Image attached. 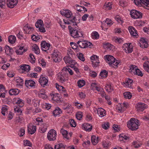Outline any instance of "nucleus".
I'll return each mask as SVG.
<instances>
[{
	"instance_id": "3",
	"label": "nucleus",
	"mask_w": 149,
	"mask_h": 149,
	"mask_svg": "<svg viewBox=\"0 0 149 149\" xmlns=\"http://www.w3.org/2000/svg\"><path fill=\"white\" fill-rule=\"evenodd\" d=\"M104 58L106 62L109 64L110 66H111L113 68H116L118 67V65L120 63L118 61L116 60L115 62V58L112 56L107 55L104 56Z\"/></svg>"
},
{
	"instance_id": "8",
	"label": "nucleus",
	"mask_w": 149,
	"mask_h": 149,
	"mask_svg": "<svg viewBox=\"0 0 149 149\" xmlns=\"http://www.w3.org/2000/svg\"><path fill=\"white\" fill-rule=\"evenodd\" d=\"M56 131L53 129L50 130L47 135L48 139L49 141H54L56 140Z\"/></svg>"
},
{
	"instance_id": "2",
	"label": "nucleus",
	"mask_w": 149,
	"mask_h": 149,
	"mask_svg": "<svg viewBox=\"0 0 149 149\" xmlns=\"http://www.w3.org/2000/svg\"><path fill=\"white\" fill-rule=\"evenodd\" d=\"M72 26L70 25L68 26L71 36L74 38H78L82 37L83 35V32L81 29H78L77 28V26L74 28L72 27Z\"/></svg>"
},
{
	"instance_id": "25",
	"label": "nucleus",
	"mask_w": 149,
	"mask_h": 149,
	"mask_svg": "<svg viewBox=\"0 0 149 149\" xmlns=\"http://www.w3.org/2000/svg\"><path fill=\"white\" fill-rule=\"evenodd\" d=\"M36 131V126L33 125L31 127H28V132L31 134H33Z\"/></svg>"
},
{
	"instance_id": "22",
	"label": "nucleus",
	"mask_w": 149,
	"mask_h": 149,
	"mask_svg": "<svg viewBox=\"0 0 149 149\" xmlns=\"http://www.w3.org/2000/svg\"><path fill=\"white\" fill-rule=\"evenodd\" d=\"M20 91V90L17 89H12L9 91V93L10 95H18Z\"/></svg>"
},
{
	"instance_id": "10",
	"label": "nucleus",
	"mask_w": 149,
	"mask_h": 149,
	"mask_svg": "<svg viewBox=\"0 0 149 149\" xmlns=\"http://www.w3.org/2000/svg\"><path fill=\"white\" fill-rule=\"evenodd\" d=\"M122 49L127 53H130L132 52L133 51V47L131 44L128 43L124 44L122 47Z\"/></svg>"
},
{
	"instance_id": "20",
	"label": "nucleus",
	"mask_w": 149,
	"mask_h": 149,
	"mask_svg": "<svg viewBox=\"0 0 149 149\" xmlns=\"http://www.w3.org/2000/svg\"><path fill=\"white\" fill-rule=\"evenodd\" d=\"M79 47L81 48H86L88 45L86 43V41L83 40L82 41H79L77 42Z\"/></svg>"
},
{
	"instance_id": "60",
	"label": "nucleus",
	"mask_w": 149,
	"mask_h": 149,
	"mask_svg": "<svg viewBox=\"0 0 149 149\" xmlns=\"http://www.w3.org/2000/svg\"><path fill=\"white\" fill-rule=\"evenodd\" d=\"M91 62L92 61H98V57L97 56L94 55L91 57Z\"/></svg>"
},
{
	"instance_id": "16",
	"label": "nucleus",
	"mask_w": 149,
	"mask_h": 149,
	"mask_svg": "<svg viewBox=\"0 0 149 149\" xmlns=\"http://www.w3.org/2000/svg\"><path fill=\"white\" fill-rule=\"evenodd\" d=\"M25 85L26 86L29 88L30 87H33L35 85V82L34 81L31 80H27L25 81Z\"/></svg>"
},
{
	"instance_id": "24",
	"label": "nucleus",
	"mask_w": 149,
	"mask_h": 149,
	"mask_svg": "<svg viewBox=\"0 0 149 149\" xmlns=\"http://www.w3.org/2000/svg\"><path fill=\"white\" fill-rule=\"evenodd\" d=\"M30 66L28 65H22L20 68L24 71L28 72L30 70Z\"/></svg>"
},
{
	"instance_id": "7",
	"label": "nucleus",
	"mask_w": 149,
	"mask_h": 149,
	"mask_svg": "<svg viewBox=\"0 0 149 149\" xmlns=\"http://www.w3.org/2000/svg\"><path fill=\"white\" fill-rule=\"evenodd\" d=\"M61 54L56 50H54L52 54V58L53 61L56 62L60 61L62 57Z\"/></svg>"
},
{
	"instance_id": "43",
	"label": "nucleus",
	"mask_w": 149,
	"mask_h": 149,
	"mask_svg": "<svg viewBox=\"0 0 149 149\" xmlns=\"http://www.w3.org/2000/svg\"><path fill=\"white\" fill-rule=\"evenodd\" d=\"M42 92H40L38 94L39 96L43 99H46L47 97V96L45 94V93L43 91H42Z\"/></svg>"
},
{
	"instance_id": "26",
	"label": "nucleus",
	"mask_w": 149,
	"mask_h": 149,
	"mask_svg": "<svg viewBox=\"0 0 149 149\" xmlns=\"http://www.w3.org/2000/svg\"><path fill=\"white\" fill-rule=\"evenodd\" d=\"M105 110L102 108H99L97 110L98 114L99 115V116H101V117L104 116V115H105Z\"/></svg>"
},
{
	"instance_id": "48",
	"label": "nucleus",
	"mask_w": 149,
	"mask_h": 149,
	"mask_svg": "<svg viewBox=\"0 0 149 149\" xmlns=\"http://www.w3.org/2000/svg\"><path fill=\"white\" fill-rule=\"evenodd\" d=\"M58 78L59 80L62 83H64L65 81V78L63 74L59 75L58 77Z\"/></svg>"
},
{
	"instance_id": "27",
	"label": "nucleus",
	"mask_w": 149,
	"mask_h": 149,
	"mask_svg": "<svg viewBox=\"0 0 149 149\" xmlns=\"http://www.w3.org/2000/svg\"><path fill=\"white\" fill-rule=\"evenodd\" d=\"M113 45L109 43H107L105 44H103V47L105 49H106L107 50H111L113 48Z\"/></svg>"
},
{
	"instance_id": "56",
	"label": "nucleus",
	"mask_w": 149,
	"mask_h": 149,
	"mask_svg": "<svg viewBox=\"0 0 149 149\" xmlns=\"http://www.w3.org/2000/svg\"><path fill=\"white\" fill-rule=\"evenodd\" d=\"M24 145L25 146H28L30 147L32 146V144L31 142L28 140H26L24 141Z\"/></svg>"
},
{
	"instance_id": "35",
	"label": "nucleus",
	"mask_w": 149,
	"mask_h": 149,
	"mask_svg": "<svg viewBox=\"0 0 149 149\" xmlns=\"http://www.w3.org/2000/svg\"><path fill=\"white\" fill-rule=\"evenodd\" d=\"M77 83L79 88H81L85 85V82L84 80H79L77 81Z\"/></svg>"
},
{
	"instance_id": "32",
	"label": "nucleus",
	"mask_w": 149,
	"mask_h": 149,
	"mask_svg": "<svg viewBox=\"0 0 149 149\" xmlns=\"http://www.w3.org/2000/svg\"><path fill=\"white\" fill-rule=\"evenodd\" d=\"M16 37L15 36L10 35L8 37V41L11 44L14 43L16 41Z\"/></svg>"
},
{
	"instance_id": "52",
	"label": "nucleus",
	"mask_w": 149,
	"mask_h": 149,
	"mask_svg": "<svg viewBox=\"0 0 149 149\" xmlns=\"http://www.w3.org/2000/svg\"><path fill=\"white\" fill-rule=\"evenodd\" d=\"M100 63V62L98 61H92V66L93 67H96Z\"/></svg>"
},
{
	"instance_id": "63",
	"label": "nucleus",
	"mask_w": 149,
	"mask_h": 149,
	"mask_svg": "<svg viewBox=\"0 0 149 149\" xmlns=\"http://www.w3.org/2000/svg\"><path fill=\"white\" fill-rule=\"evenodd\" d=\"M31 38L33 40L37 41L38 40L40 39V38L39 36H36L35 35H33L31 36Z\"/></svg>"
},
{
	"instance_id": "15",
	"label": "nucleus",
	"mask_w": 149,
	"mask_h": 149,
	"mask_svg": "<svg viewBox=\"0 0 149 149\" xmlns=\"http://www.w3.org/2000/svg\"><path fill=\"white\" fill-rule=\"evenodd\" d=\"M139 45L141 48H145L148 46V44L145 39L142 38L140 40Z\"/></svg>"
},
{
	"instance_id": "23",
	"label": "nucleus",
	"mask_w": 149,
	"mask_h": 149,
	"mask_svg": "<svg viewBox=\"0 0 149 149\" xmlns=\"http://www.w3.org/2000/svg\"><path fill=\"white\" fill-rule=\"evenodd\" d=\"M83 127L84 129L85 130L90 132L92 130V125H91L89 124L86 123L83 125Z\"/></svg>"
},
{
	"instance_id": "12",
	"label": "nucleus",
	"mask_w": 149,
	"mask_h": 149,
	"mask_svg": "<svg viewBox=\"0 0 149 149\" xmlns=\"http://www.w3.org/2000/svg\"><path fill=\"white\" fill-rule=\"evenodd\" d=\"M17 0H7L6 4L8 7L13 8L17 5Z\"/></svg>"
},
{
	"instance_id": "41",
	"label": "nucleus",
	"mask_w": 149,
	"mask_h": 149,
	"mask_svg": "<svg viewBox=\"0 0 149 149\" xmlns=\"http://www.w3.org/2000/svg\"><path fill=\"white\" fill-rule=\"evenodd\" d=\"M43 22L41 20H38L36 23L35 26L37 28H38L40 27H42L43 26Z\"/></svg>"
},
{
	"instance_id": "42",
	"label": "nucleus",
	"mask_w": 149,
	"mask_h": 149,
	"mask_svg": "<svg viewBox=\"0 0 149 149\" xmlns=\"http://www.w3.org/2000/svg\"><path fill=\"white\" fill-rule=\"evenodd\" d=\"M148 62L146 61L143 64V68L146 71L149 73V65L148 64Z\"/></svg>"
},
{
	"instance_id": "5",
	"label": "nucleus",
	"mask_w": 149,
	"mask_h": 149,
	"mask_svg": "<svg viewBox=\"0 0 149 149\" xmlns=\"http://www.w3.org/2000/svg\"><path fill=\"white\" fill-rule=\"evenodd\" d=\"M134 3L138 6H143L149 10V0H134Z\"/></svg>"
},
{
	"instance_id": "14",
	"label": "nucleus",
	"mask_w": 149,
	"mask_h": 149,
	"mask_svg": "<svg viewBox=\"0 0 149 149\" xmlns=\"http://www.w3.org/2000/svg\"><path fill=\"white\" fill-rule=\"evenodd\" d=\"M41 46L42 50L46 52L49 49L50 45L49 43L46 42L45 41H44L41 42Z\"/></svg>"
},
{
	"instance_id": "11",
	"label": "nucleus",
	"mask_w": 149,
	"mask_h": 149,
	"mask_svg": "<svg viewBox=\"0 0 149 149\" xmlns=\"http://www.w3.org/2000/svg\"><path fill=\"white\" fill-rule=\"evenodd\" d=\"M39 81L41 86H43L44 87L45 86H47L48 82V80L44 75H42L40 77Z\"/></svg>"
},
{
	"instance_id": "30",
	"label": "nucleus",
	"mask_w": 149,
	"mask_h": 149,
	"mask_svg": "<svg viewBox=\"0 0 149 149\" xmlns=\"http://www.w3.org/2000/svg\"><path fill=\"white\" fill-rule=\"evenodd\" d=\"M70 45L73 49H75L77 52L79 51V50L78 48V45L75 43L71 42L70 43Z\"/></svg>"
},
{
	"instance_id": "51",
	"label": "nucleus",
	"mask_w": 149,
	"mask_h": 149,
	"mask_svg": "<svg viewBox=\"0 0 149 149\" xmlns=\"http://www.w3.org/2000/svg\"><path fill=\"white\" fill-rule=\"evenodd\" d=\"M25 132V130L24 128H21L18 133V135L20 136H23Z\"/></svg>"
},
{
	"instance_id": "54",
	"label": "nucleus",
	"mask_w": 149,
	"mask_h": 149,
	"mask_svg": "<svg viewBox=\"0 0 149 149\" xmlns=\"http://www.w3.org/2000/svg\"><path fill=\"white\" fill-rule=\"evenodd\" d=\"M136 72L134 74H136L139 76L142 77L143 76V74L142 72L140 71L139 69H137L136 70Z\"/></svg>"
},
{
	"instance_id": "36",
	"label": "nucleus",
	"mask_w": 149,
	"mask_h": 149,
	"mask_svg": "<svg viewBox=\"0 0 149 149\" xmlns=\"http://www.w3.org/2000/svg\"><path fill=\"white\" fill-rule=\"evenodd\" d=\"M91 140L92 143L94 145H96L98 142V138H96L95 136H91Z\"/></svg>"
},
{
	"instance_id": "34",
	"label": "nucleus",
	"mask_w": 149,
	"mask_h": 149,
	"mask_svg": "<svg viewBox=\"0 0 149 149\" xmlns=\"http://www.w3.org/2000/svg\"><path fill=\"white\" fill-rule=\"evenodd\" d=\"M54 148L55 149H65V146L62 143H60L55 145Z\"/></svg>"
},
{
	"instance_id": "47",
	"label": "nucleus",
	"mask_w": 149,
	"mask_h": 149,
	"mask_svg": "<svg viewBox=\"0 0 149 149\" xmlns=\"http://www.w3.org/2000/svg\"><path fill=\"white\" fill-rule=\"evenodd\" d=\"M119 137L121 140L123 139L127 140L129 139V138L124 134H120L119 135Z\"/></svg>"
},
{
	"instance_id": "57",
	"label": "nucleus",
	"mask_w": 149,
	"mask_h": 149,
	"mask_svg": "<svg viewBox=\"0 0 149 149\" xmlns=\"http://www.w3.org/2000/svg\"><path fill=\"white\" fill-rule=\"evenodd\" d=\"M113 127L116 132H118L120 130V128L117 125H114Z\"/></svg>"
},
{
	"instance_id": "44",
	"label": "nucleus",
	"mask_w": 149,
	"mask_h": 149,
	"mask_svg": "<svg viewBox=\"0 0 149 149\" xmlns=\"http://www.w3.org/2000/svg\"><path fill=\"white\" fill-rule=\"evenodd\" d=\"M15 103L18 105V106L20 107H22L24 105V103L21 99H18L17 100V101H16Z\"/></svg>"
},
{
	"instance_id": "6",
	"label": "nucleus",
	"mask_w": 149,
	"mask_h": 149,
	"mask_svg": "<svg viewBox=\"0 0 149 149\" xmlns=\"http://www.w3.org/2000/svg\"><path fill=\"white\" fill-rule=\"evenodd\" d=\"M130 15L132 18L136 19L141 18L143 15L141 13L135 10H132L130 11Z\"/></svg>"
},
{
	"instance_id": "37",
	"label": "nucleus",
	"mask_w": 149,
	"mask_h": 149,
	"mask_svg": "<svg viewBox=\"0 0 149 149\" xmlns=\"http://www.w3.org/2000/svg\"><path fill=\"white\" fill-rule=\"evenodd\" d=\"M105 89L107 91L110 92L113 90L112 87L111 86L110 84H107L106 86Z\"/></svg>"
},
{
	"instance_id": "46",
	"label": "nucleus",
	"mask_w": 149,
	"mask_h": 149,
	"mask_svg": "<svg viewBox=\"0 0 149 149\" xmlns=\"http://www.w3.org/2000/svg\"><path fill=\"white\" fill-rule=\"evenodd\" d=\"M77 57L81 61H85V58L82 53L80 52L79 53L77 54Z\"/></svg>"
},
{
	"instance_id": "9",
	"label": "nucleus",
	"mask_w": 149,
	"mask_h": 149,
	"mask_svg": "<svg viewBox=\"0 0 149 149\" xmlns=\"http://www.w3.org/2000/svg\"><path fill=\"white\" fill-rule=\"evenodd\" d=\"M63 59L66 64L68 63L70 66L71 68L74 67L76 62L74 60H72V58L70 57V56H65L64 57Z\"/></svg>"
},
{
	"instance_id": "45",
	"label": "nucleus",
	"mask_w": 149,
	"mask_h": 149,
	"mask_svg": "<svg viewBox=\"0 0 149 149\" xmlns=\"http://www.w3.org/2000/svg\"><path fill=\"white\" fill-rule=\"evenodd\" d=\"M29 61L32 63H34L35 62V58L33 54H29Z\"/></svg>"
},
{
	"instance_id": "4",
	"label": "nucleus",
	"mask_w": 149,
	"mask_h": 149,
	"mask_svg": "<svg viewBox=\"0 0 149 149\" xmlns=\"http://www.w3.org/2000/svg\"><path fill=\"white\" fill-rule=\"evenodd\" d=\"M139 120L134 118H132L127 122V126L128 128L132 131H134L138 129L140 125Z\"/></svg>"
},
{
	"instance_id": "49",
	"label": "nucleus",
	"mask_w": 149,
	"mask_h": 149,
	"mask_svg": "<svg viewBox=\"0 0 149 149\" xmlns=\"http://www.w3.org/2000/svg\"><path fill=\"white\" fill-rule=\"evenodd\" d=\"M82 116V112H78L76 114V117L79 120H81Z\"/></svg>"
},
{
	"instance_id": "58",
	"label": "nucleus",
	"mask_w": 149,
	"mask_h": 149,
	"mask_svg": "<svg viewBox=\"0 0 149 149\" xmlns=\"http://www.w3.org/2000/svg\"><path fill=\"white\" fill-rule=\"evenodd\" d=\"M115 19L119 23H123V21L121 19V17L119 15H117L115 17Z\"/></svg>"
},
{
	"instance_id": "62",
	"label": "nucleus",
	"mask_w": 149,
	"mask_h": 149,
	"mask_svg": "<svg viewBox=\"0 0 149 149\" xmlns=\"http://www.w3.org/2000/svg\"><path fill=\"white\" fill-rule=\"evenodd\" d=\"M40 101L39 100H34L33 102V105L34 107H37L39 105Z\"/></svg>"
},
{
	"instance_id": "55",
	"label": "nucleus",
	"mask_w": 149,
	"mask_h": 149,
	"mask_svg": "<svg viewBox=\"0 0 149 149\" xmlns=\"http://www.w3.org/2000/svg\"><path fill=\"white\" fill-rule=\"evenodd\" d=\"M109 123H107L102 125V127L105 130H107L109 127Z\"/></svg>"
},
{
	"instance_id": "29",
	"label": "nucleus",
	"mask_w": 149,
	"mask_h": 149,
	"mask_svg": "<svg viewBox=\"0 0 149 149\" xmlns=\"http://www.w3.org/2000/svg\"><path fill=\"white\" fill-rule=\"evenodd\" d=\"M33 50L34 51L36 54H38L40 52V49L38 46L36 44H34L32 46Z\"/></svg>"
},
{
	"instance_id": "31",
	"label": "nucleus",
	"mask_w": 149,
	"mask_h": 149,
	"mask_svg": "<svg viewBox=\"0 0 149 149\" xmlns=\"http://www.w3.org/2000/svg\"><path fill=\"white\" fill-rule=\"evenodd\" d=\"M61 132L62 133L63 137L67 139H69V138L68 137V132L66 130H64L63 129H61Z\"/></svg>"
},
{
	"instance_id": "13",
	"label": "nucleus",
	"mask_w": 149,
	"mask_h": 149,
	"mask_svg": "<svg viewBox=\"0 0 149 149\" xmlns=\"http://www.w3.org/2000/svg\"><path fill=\"white\" fill-rule=\"evenodd\" d=\"M136 108L138 111H143L146 108V104L144 103H138L136 104Z\"/></svg>"
},
{
	"instance_id": "64",
	"label": "nucleus",
	"mask_w": 149,
	"mask_h": 149,
	"mask_svg": "<svg viewBox=\"0 0 149 149\" xmlns=\"http://www.w3.org/2000/svg\"><path fill=\"white\" fill-rule=\"evenodd\" d=\"M132 145L134 146V147L135 148H138L140 146V144L136 141L133 142L132 143Z\"/></svg>"
},
{
	"instance_id": "18",
	"label": "nucleus",
	"mask_w": 149,
	"mask_h": 149,
	"mask_svg": "<svg viewBox=\"0 0 149 149\" xmlns=\"http://www.w3.org/2000/svg\"><path fill=\"white\" fill-rule=\"evenodd\" d=\"M132 82L133 80L129 78L128 79L126 80L125 81V83L123 82L124 84H125L124 86L126 88H132Z\"/></svg>"
},
{
	"instance_id": "53",
	"label": "nucleus",
	"mask_w": 149,
	"mask_h": 149,
	"mask_svg": "<svg viewBox=\"0 0 149 149\" xmlns=\"http://www.w3.org/2000/svg\"><path fill=\"white\" fill-rule=\"evenodd\" d=\"M70 123L71 126L73 127H75L76 126V122L73 119L70 120Z\"/></svg>"
},
{
	"instance_id": "28",
	"label": "nucleus",
	"mask_w": 149,
	"mask_h": 149,
	"mask_svg": "<svg viewBox=\"0 0 149 149\" xmlns=\"http://www.w3.org/2000/svg\"><path fill=\"white\" fill-rule=\"evenodd\" d=\"M137 67L135 65H132L130 67L129 72L132 74H134L136 72V70L137 69Z\"/></svg>"
},
{
	"instance_id": "21",
	"label": "nucleus",
	"mask_w": 149,
	"mask_h": 149,
	"mask_svg": "<svg viewBox=\"0 0 149 149\" xmlns=\"http://www.w3.org/2000/svg\"><path fill=\"white\" fill-rule=\"evenodd\" d=\"M49 97H51V99L52 100L55 101L56 102H62V100H61V98L58 96H56L55 94L50 93Z\"/></svg>"
},
{
	"instance_id": "59",
	"label": "nucleus",
	"mask_w": 149,
	"mask_h": 149,
	"mask_svg": "<svg viewBox=\"0 0 149 149\" xmlns=\"http://www.w3.org/2000/svg\"><path fill=\"white\" fill-rule=\"evenodd\" d=\"M14 110L15 112L18 113L19 114H21L22 112V111L18 106L16 107L15 108H14Z\"/></svg>"
},
{
	"instance_id": "39",
	"label": "nucleus",
	"mask_w": 149,
	"mask_h": 149,
	"mask_svg": "<svg viewBox=\"0 0 149 149\" xmlns=\"http://www.w3.org/2000/svg\"><path fill=\"white\" fill-rule=\"evenodd\" d=\"M91 36L93 39H97L99 38V36L97 32L94 31L92 33Z\"/></svg>"
},
{
	"instance_id": "61",
	"label": "nucleus",
	"mask_w": 149,
	"mask_h": 149,
	"mask_svg": "<svg viewBox=\"0 0 149 149\" xmlns=\"http://www.w3.org/2000/svg\"><path fill=\"white\" fill-rule=\"evenodd\" d=\"M104 6H105L107 8L108 10H110L112 8L111 3H105L104 5Z\"/></svg>"
},
{
	"instance_id": "38",
	"label": "nucleus",
	"mask_w": 149,
	"mask_h": 149,
	"mask_svg": "<svg viewBox=\"0 0 149 149\" xmlns=\"http://www.w3.org/2000/svg\"><path fill=\"white\" fill-rule=\"evenodd\" d=\"M123 95L125 98L129 99H131L132 96V95L131 94V93L130 92H125L123 93Z\"/></svg>"
},
{
	"instance_id": "17",
	"label": "nucleus",
	"mask_w": 149,
	"mask_h": 149,
	"mask_svg": "<svg viewBox=\"0 0 149 149\" xmlns=\"http://www.w3.org/2000/svg\"><path fill=\"white\" fill-rule=\"evenodd\" d=\"M62 113L61 109L58 107H56L55 108V109L53 111V114L56 117L58 116Z\"/></svg>"
},
{
	"instance_id": "33",
	"label": "nucleus",
	"mask_w": 149,
	"mask_h": 149,
	"mask_svg": "<svg viewBox=\"0 0 149 149\" xmlns=\"http://www.w3.org/2000/svg\"><path fill=\"white\" fill-rule=\"evenodd\" d=\"M68 68L66 67H64L62 69V71H65V72H68L69 74L71 75H72L73 74V72L72 70L70 68H68V67H67Z\"/></svg>"
},
{
	"instance_id": "1",
	"label": "nucleus",
	"mask_w": 149,
	"mask_h": 149,
	"mask_svg": "<svg viewBox=\"0 0 149 149\" xmlns=\"http://www.w3.org/2000/svg\"><path fill=\"white\" fill-rule=\"evenodd\" d=\"M61 14L63 16L64 15L67 18L65 19H63V20L65 24L71 25L72 26H77V23L79 22L77 21V19L75 17H74L72 19H71L70 17L72 15V13L69 10H63L60 11Z\"/></svg>"
},
{
	"instance_id": "19",
	"label": "nucleus",
	"mask_w": 149,
	"mask_h": 149,
	"mask_svg": "<svg viewBox=\"0 0 149 149\" xmlns=\"http://www.w3.org/2000/svg\"><path fill=\"white\" fill-rule=\"evenodd\" d=\"M129 30L131 35L136 37L138 36L137 31L133 27L130 26L129 27Z\"/></svg>"
},
{
	"instance_id": "40",
	"label": "nucleus",
	"mask_w": 149,
	"mask_h": 149,
	"mask_svg": "<svg viewBox=\"0 0 149 149\" xmlns=\"http://www.w3.org/2000/svg\"><path fill=\"white\" fill-rule=\"evenodd\" d=\"M100 75L101 77H106L107 76L108 72L105 70H102L100 72Z\"/></svg>"
},
{
	"instance_id": "50",
	"label": "nucleus",
	"mask_w": 149,
	"mask_h": 149,
	"mask_svg": "<svg viewBox=\"0 0 149 149\" xmlns=\"http://www.w3.org/2000/svg\"><path fill=\"white\" fill-rule=\"evenodd\" d=\"M16 82L19 83L20 86H22L23 84V80L21 77H18L16 79Z\"/></svg>"
}]
</instances>
